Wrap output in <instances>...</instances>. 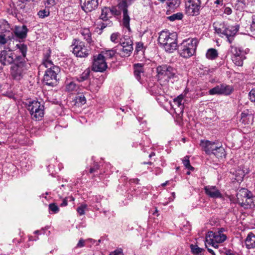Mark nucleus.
I'll return each instance as SVG.
<instances>
[{
    "mask_svg": "<svg viewBox=\"0 0 255 255\" xmlns=\"http://www.w3.org/2000/svg\"><path fill=\"white\" fill-rule=\"evenodd\" d=\"M158 43L166 52L172 53L178 46L177 35L163 30L159 33Z\"/></svg>",
    "mask_w": 255,
    "mask_h": 255,
    "instance_id": "nucleus-1",
    "label": "nucleus"
},
{
    "mask_svg": "<svg viewBox=\"0 0 255 255\" xmlns=\"http://www.w3.org/2000/svg\"><path fill=\"white\" fill-rule=\"evenodd\" d=\"M198 40L197 38H188L184 40L178 46V51L180 56L189 58L195 54Z\"/></svg>",
    "mask_w": 255,
    "mask_h": 255,
    "instance_id": "nucleus-2",
    "label": "nucleus"
},
{
    "mask_svg": "<svg viewBox=\"0 0 255 255\" xmlns=\"http://www.w3.org/2000/svg\"><path fill=\"white\" fill-rule=\"evenodd\" d=\"M156 71L159 79H163L167 82L171 81L172 83L179 79L177 69L169 64H162L157 66Z\"/></svg>",
    "mask_w": 255,
    "mask_h": 255,
    "instance_id": "nucleus-3",
    "label": "nucleus"
},
{
    "mask_svg": "<svg viewBox=\"0 0 255 255\" xmlns=\"http://www.w3.org/2000/svg\"><path fill=\"white\" fill-rule=\"evenodd\" d=\"M25 107L29 112L33 120L40 121L44 114V106L37 100H28L25 102Z\"/></svg>",
    "mask_w": 255,
    "mask_h": 255,
    "instance_id": "nucleus-4",
    "label": "nucleus"
},
{
    "mask_svg": "<svg viewBox=\"0 0 255 255\" xmlns=\"http://www.w3.org/2000/svg\"><path fill=\"white\" fill-rule=\"evenodd\" d=\"M28 69L27 62L15 61L10 67V78L16 82H19L25 77Z\"/></svg>",
    "mask_w": 255,
    "mask_h": 255,
    "instance_id": "nucleus-5",
    "label": "nucleus"
},
{
    "mask_svg": "<svg viewBox=\"0 0 255 255\" xmlns=\"http://www.w3.org/2000/svg\"><path fill=\"white\" fill-rule=\"evenodd\" d=\"M117 54L121 57L129 56L133 51V42L128 36L124 35L120 38V43L116 46Z\"/></svg>",
    "mask_w": 255,
    "mask_h": 255,
    "instance_id": "nucleus-6",
    "label": "nucleus"
},
{
    "mask_svg": "<svg viewBox=\"0 0 255 255\" xmlns=\"http://www.w3.org/2000/svg\"><path fill=\"white\" fill-rule=\"evenodd\" d=\"M230 52L233 62L238 66H242L244 60L246 58V51L241 47L232 45L230 47Z\"/></svg>",
    "mask_w": 255,
    "mask_h": 255,
    "instance_id": "nucleus-7",
    "label": "nucleus"
},
{
    "mask_svg": "<svg viewBox=\"0 0 255 255\" xmlns=\"http://www.w3.org/2000/svg\"><path fill=\"white\" fill-rule=\"evenodd\" d=\"M60 72L59 67L48 68L45 72L43 79V82L48 86L52 87L56 86L58 81L57 76Z\"/></svg>",
    "mask_w": 255,
    "mask_h": 255,
    "instance_id": "nucleus-8",
    "label": "nucleus"
},
{
    "mask_svg": "<svg viewBox=\"0 0 255 255\" xmlns=\"http://www.w3.org/2000/svg\"><path fill=\"white\" fill-rule=\"evenodd\" d=\"M72 52L77 57L86 58L89 55V51L85 45L84 42L79 39L74 38L72 42Z\"/></svg>",
    "mask_w": 255,
    "mask_h": 255,
    "instance_id": "nucleus-9",
    "label": "nucleus"
},
{
    "mask_svg": "<svg viewBox=\"0 0 255 255\" xmlns=\"http://www.w3.org/2000/svg\"><path fill=\"white\" fill-rule=\"evenodd\" d=\"M203 6L201 0H188L185 2V12L189 16H197Z\"/></svg>",
    "mask_w": 255,
    "mask_h": 255,
    "instance_id": "nucleus-10",
    "label": "nucleus"
},
{
    "mask_svg": "<svg viewBox=\"0 0 255 255\" xmlns=\"http://www.w3.org/2000/svg\"><path fill=\"white\" fill-rule=\"evenodd\" d=\"M108 68L107 62L102 54L94 55L92 70L94 72H104Z\"/></svg>",
    "mask_w": 255,
    "mask_h": 255,
    "instance_id": "nucleus-11",
    "label": "nucleus"
},
{
    "mask_svg": "<svg viewBox=\"0 0 255 255\" xmlns=\"http://www.w3.org/2000/svg\"><path fill=\"white\" fill-rule=\"evenodd\" d=\"M8 51L3 50L0 51V64L3 66L12 65L15 62L16 56L9 48Z\"/></svg>",
    "mask_w": 255,
    "mask_h": 255,
    "instance_id": "nucleus-12",
    "label": "nucleus"
},
{
    "mask_svg": "<svg viewBox=\"0 0 255 255\" xmlns=\"http://www.w3.org/2000/svg\"><path fill=\"white\" fill-rule=\"evenodd\" d=\"M147 89L148 92L153 96H159L160 98H164V91L162 85L158 83L150 82L148 83Z\"/></svg>",
    "mask_w": 255,
    "mask_h": 255,
    "instance_id": "nucleus-13",
    "label": "nucleus"
},
{
    "mask_svg": "<svg viewBox=\"0 0 255 255\" xmlns=\"http://www.w3.org/2000/svg\"><path fill=\"white\" fill-rule=\"evenodd\" d=\"M17 50L14 54L16 56V61L27 62L28 59L26 57L27 46L26 44L23 43L17 44L15 46Z\"/></svg>",
    "mask_w": 255,
    "mask_h": 255,
    "instance_id": "nucleus-14",
    "label": "nucleus"
},
{
    "mask_svg": "<svg viewBox=\"0 0 255 255\" xmlns=\"http://www.w3.org/2000/svg\"><path fill=\"white\" fill-rule=\"evenodd\" d=\"M205 193L212 199H222L223 195L216 186L208 185L204 187Z\"/></svg>",
    "mask_w": 255,
    "mask_h": 255,
    "instance_id": "nucleus-15",
    "label": "nucleus"
},
{
    "mask_svg": "<svg viewBox=\"0 0 255 255\" xmlns=\"http://www.w3.org/2000/svg\"><path fill=\"white\" fill-rule=\"evenodd\" d=\"M218 144L216 141L202 139L200 140V145L206 154L211 155L212 152L217 148V145Z\"/></svg>",
    "mask_w": 255,
    "mask_h": 255,
    "instance_id": "nucleus-16",
    "label": "nucleus"
},
{
    "mask_svg": "<svg viewBox=\"0 0 255 255\" xmlns=\"http://www.w3.org/2000/svg\"><path fill=\"white\" fill-rule=\"evenodd\" d=\"M239 28L240 25L237 23L234 25H228V26L225 25L224 35L227 38L228 41L230 43L234 40V37L239 31Z\"/></svg>",
    "mask_w": 255,
    "mask_h": 255,
    "instance_id": "nucleus-17",
    "label": "nucleus"
},
{
    "mask_svg": "<svg viewBox=\"0 0 255 255\" xmlns=\"http://www.w3.org/2000/svg\"><path fill=\"white\" fill-rule=\"evenodd\" d=\"M35 0H17V8L24 12H27L34 7Z\"/></svg>",
    "mask_w": 255,
    "mask_h": 255,
    "instance_id": "nucleus-18",
    "label": "nucleus"
},
{
    "mask_svg": "<svg viewBox=\"0 0 255 255\" xmlns=\"http://www.w3.org/2000/svg\"><path fill=\"white\" fill-rule=\"evenodd\" d=\"M98 4V0H80L82 9L87 13L96 9Z\"/></svg>",
    "mask_w": 255,
    "mask_h": 255,
    "instance_id": "nucleus-19",
    "label": "nucleus"
},
{
    "mask_svg": "<svg viewBox=\"0 0 255 255\" xmlns=\"http://www.w3.org/2000/svg\"><path fill=\"white\" fill-rule=\"evenodd\" d=\"M254 119V114L252 113V112L249 110H246L241 113V122L245 125L252 124Z\"/></svg>",
    "mask_w": 255,
    "mask_h": 255,
    "instance_id": "nucleus-20",
    "label": "nucleus"
},
{
    "mask_svg": "<svg viewBox=\"0 0 255 255\" xmlns=\"http://www.w3.org/2000/svg\"><path fill=\"white\" fill-rule=\"evenodd\" d=\"M14 34V38L19 39H24L26 37L28 29L26 25L16 26L15 27L14 30L12 31Z\"/></svg>",
    "mask_w": 255,
    "mask_h": 255,
    "instance_id": "nucleus-21",
    "label": "nucleus"
},
{
    "mask_svg": "<svg viewBox=\"0 0 255 255\" xmlns=\"http://www.w3.org/2000/svg\"><path fill=\"white\" fill-rule=\"evenodd\" d=\"M183 97L182 95L178 96L177 98H175L173 101V107L174 106H177V108H174L175 112L178 115L183 113L184 105L182 104Z\"/></svg>",
    "mask_w": 255,
    "mask_h": 255,
    "instance_id": "nucleus-22",
    "label": "nucleus"
},
{
    "mask_svg": "<svg viewBox=\"0 0 255 255\" xmlns=\"http://www.w3.org/2000/svg\"><path fill=\"white\" fill-rule=\"evenodd\" d=\"M206 237L211 238L213 240H215L217 243H222L227 240V236L224 234L216 233L213 231H209Z\"/></svg>",
    "mask_w": 255,
    "mask_h": 255,
    "instance_id": "nucleus-23",
    "label": "nucleus"
},
{
    "mask_svg": "<svg viewBox=\"0 0 255 255\" xmlns=\"http://www.w3.org/2000/svg\"><path fill=\"white\" fill-rule=\"evenodd\" d=\"M246 248L248 250L255 249V234L250 232L245 240Z\"/></svg>",
    "mask_w": 255,
    "mask_h": 255,
    "instance_id": "nucleus-24",
    "label": "nucleus"
},
{
    "mask_svg": "<svg viewBox=\"0 0 255 255\" xmlns=\"http://www.w3.org/2000/svg\"><path fill=\"white\" fill-rule=\"evenodd\" d=\"M102 20L103 21L99 22L98 23V26L95 30V31L97 32L99 34H101L103 32V30L106 27H111L113 25V22L111 19Z\"/></svg>",
    "mask_w": 255,
    "mask_h": 255,
    "instance_id": "nucleus-25",
    "label": "nucleus"
},
{
    "mask_svg": "<svg viewBox=\"0 0 255 255\" xmlns=\"http://www.w3.org/2000/svg\"><path fill=\"white\" fill-rule=\"evenodd\" d=\"M14 39L13 32L9 30H6L0 34V44L3 45L8 42L9 41Z\"/></svg>",
    "mask_w": 255,
    "mask_h": 255,
    "instance_id": "nucleus-26",
    "label": "nucleus"
},
{
    "mask_svg": "<svg viewBox=\"0 0 255 255\" xmlns=\"http://www.w3.org/2000/svg\"><path fill=\"white\" fill-rule=\"evenodd\" d=\"M90 70L89 68L86 69L79 77H76L75 79L76 81L79 82H82L87 81L88 84L84 87L87 88L90 85Z\"/></svg>",
    "mask_w": 255,
    "mask_h": 255,
    "instance_id": "nucleus-27",
    "label": "nucleus"
},
{
    "mask_svg": "<svg viewBox=\"0 0 255 255\" xmlns=\"http://www.w3.org/2000/svg\"><path fill=\"white\" fill-rule=\"evenodd\" d=\"M216 149L214 150L212 154L214 155L216 157L218 158H225L226 156V153L225 148L223 147L221 144L219 143L217 145Z\"/></svg>",
    "mask_w": 255,
    "mask_h": 255,
    "instance_id": "nucleus-28",
    "label": "nucleus"
},
{
    "mask_svg": "<svg viewBox=\"0 0 255 255\" xmlns=\"http://www.w3.org/2000/svg\"><path fill=\"white\" fill-rule=\"evenodd\" d=\"M117 50L116 49V47H115L114 48L109 49V50H105L102 51L100 54H102V55L103 57V58L105 59H112L115 55L116 54H117Z\"/></svg>",
    "mask_w": 255,
    "mask_h": 255,
    "instance_id": "nucleus-29",
    "label": "nucleus"
},
{
    "mask_svg": "<svg viewBox=\"0 0 255 255\" xmlns=\"http://www.w3.org/2000/svg\"><path fill=\"white\" fill-rule=\"evenodd\" d=\"M112 18L110 7L104 6L101 9V13L99 16L101 20L111 19Z\"/></svg>",
    "mask_w": 255,
    "mask_h": 255,
    "instance_id": "nucleus-30",
    "label": "nucleus"
},
{
    "mask_svg": "<svg viewBox=\"0 0 255 255\" xmlns=\"http://www.w3.org/2000/svg\"><path fill=\"white\" fill-rule=\"evenodd\" d=\"M80 33L83 36L84 39L90 44H93L94 41L91 37V32L89 28H83L80 30Z\"/></svg>",
    "mask_w": 255,
    "mask_h": 255,
    "instance_id": "nucleus-31",
    "label": "nucleus"
},
{
    "mask_svg": "<svg viewBox=\"0 0 255 255\" xmlns=\"http://www.w3.org/2000/svg\"><path fill=\"white\" fill-rule=\"evenodd\" d=\"M221 95L225 96L230 95L234 91V88L232 86L226 84H221Z\"/></svg>",
    "mask_w": 255,
    "mask_h": 255,
    "instance_id": "nucleus-32",
    "label": "nucleus"
},
{
    "mask_svg": "<svg viewBox=\"0 0 255 255\" xmlns=\"http://www.w3.org/2000/svg\"><path fill=\"white\" fill-rule=\"evenodd\" d=\"M218 57L217 50L215 48L208 49L206 53V57L209 60H215Z\"/></svg>",
    "mask_w": 255,
    "mask_h": 255,
    "instance_id": "nucleus-33",
    "label": "nucleus"
},
{
    "mask_svg": "<svg viewBox=\"0 0 255 255\" xmlns=\"http://www.w3.org/2000/svg\"><path fill=\"white\" fill-rule=\"evenodd\" d=\"M123 25L129 31H130V28L129 26V22L130 18L128 15V10L123 12Z\"/></svg>",
    "mask_w": 255,
    "mask_h": 255,
    "instance_id": "nucleus-34",
    "label": "nucleus"
},
{
    "mask_svg": "<svg viewBox=\"0 0 255 255\" xmlns=\"http://www.w3.org/2000/svg\"><path fill=\"white\" fill-rule=\"evenodd\" d=\"M190 248L194 255H202V252L204 251V249L199 248L197 245L191 244Z\"/></svg>",
    "mask_w": 255,
    "mask_h": 255,
    "instance_id": "nucleus-35",
    "label": "nucleus"
},
{
    "mask_svg": "<svg viewBox=\"0 0 255 255\" xmlns=\"http://www.w3.org/2000/svg\"><path fill=\"white\" fill-rule=\"evenodd\" d=\"M128 4L127 0H120L117 6L118 8L121 11H122L123 12L128 11Z\"/></svg>",
    "mask_w": 255,
    "mask_h": 255,
    "instance_id": "nucleus-36",
    "label": "nucleus"
},
{
    "mask_svg": "<svg viewBox=\"0 0 255 255\" xmlns=\"http://www.w3.org/2000/svg\"><path fill=\"white\" fill-rule=\"evenodd\" d=\"M77 89H78V86L74 82H70L69 83H68L66 85V87H65L66 91H68L69 92L76 91Z\"/></svg>",
    "mask_w": 255,
    "mask_h": 255,
    "instance_id": "nucleus-37",
    "label": "nucleus"
},
{
    "mask_svg": "<svg viewBox=\"0 0 255 255\" xmlns=\"http://www.w3.org/2000/svg\"><path fill=\"white\" fill-rule=\"evenodd\" d=\"M183 15L181 12L174 13L169 16L167 17V19L171 21H174L176 20H181L183 18Z\"/></svg>",
    "mask_w": 255,
    "mask_h": 255,
    "instance_id": "nucleus-38",
    "label": "nucleus"
},
{
    "mask_svg": "<svg viewBox=\"0 0 255 255\" xmlns=\"http://www.w3.org/2000/svg\"><path fill=\"white\" fill-rule=\"evenodd\" d=\"M209 94L210 95H221V84L217 85L215 87L210 89L209 91Z\"/></svg>",
    "mask_w": 255,
    "mask_h": 255,
    "instance_id": "nucleus-39",
    "label": "nucleus"
},
{
    "mask_svg": "<svg viewBox=\"0 0 255 255\" xmlns=\"http://www.w3.org/2000/svg\"><path fill=\"white\" fill-rule=\"evenodd\" d=\"M237 10H242L246 7V0H238L235 5Z\"/></svg>",
    "mask_w": 255,
    "mask_h": 255,
    "instance_id": "nucleus-40",
    "label": "nucleus"
},
{
    "mask_svg": "<svg viewBox=\"0 0 255 255\" xmlns=\"http://www.w3.org/2000/svg\"><path fill=\"white\" fill-rule=\"evenodd\" d=\"M86 102V99L83 95H77L75 98V103L79 106L84 105Z\"/></svg>",
    "mask_w": 255,
    "mask_h": 255,
    "instance_id": "nucleus-41",
    "label": "nucleus"
},
{
    "mask_svg": "<svg viewBox=\"0 0 255 255\" xmlns=\"http://www.w3.org/2000/svg\"><path fill=\"white\" fill-rule=\"evenodd\" d=\"M219 243H217L216 241H215V240H213L211 238H209L207 237H206V248H207V246L209 245H211L214 248L217 249L219 247Z\"/></svg>",
    "mask_w": 255,
    "mask_h": 255,
    "instance_id": "nucleus-42",
    "label": "nucleus"
},
{
    "mask_svg": "<svg viewBox=\"0 0 255 255\" xmlns=\"http://www.w3.org/2000/svg\"><path fill=\"white\" fill-rule=\"evenodd\" d=\"M182 163L184 166L189 170L193 171L194 170V168L190 164L189 157L188 156H186L182 160Z\"/></svg>",
    "mask_w": 255,
    "mask_h": 255,
    "instance_id": "nucleus-43",
    "label": "nucleus"
},
{
    "mask_svg": "<svg viewBox=\"0 0 255 255\" xmlns=\"http://www.w3.org/2000/svg\"><path fill=\"white\" fill-rule=\"evenodd\" d=\"M245 176V173L242 170H239L236 171L235 179L238 182L242 181Z\"/></svg>",
    "mask_w": 255,
    "mask_h": 255,
    "instance_id": "nucleus-44",
    "label": "nucleus"
},
{
    "mask_svg": "<svg viewBox=\"0 0 255 255\" xmlns=\"http://www.w3.org/2000/svg\"><path fill=\"white\" fill-rule=\"evenodd\" d=\"M50 214H56L59 211V208L55 203H51L48 206Z\"/></svg>",
    "mask_w": 255,
    "mask_h": 255,
    "instance_id": "nucleus-45",
    "label": "nucleus"
},
{
    "mask_svg": "<svg viewBox=\"0 0 255 255\" xmlns=\"http://www.w3.org/2000/svg\"><path fill=\"white\" fill-rule=\"evenodd\" d=\"M42 63L47 69L51 67V68H52V67H58L53 64L50 58H48V59H46V60H42Z\"/></svg>",
    "mask_w": 255,
    "mask_h": 255,
    "instance_id": "nucleus-46",
    "label": "nucleus"
},
{
    "mask_svg": "<svg viewBox=\"0 0 255 255\" xmlns=\"http://www.w3.org/2000/svg\"><path fill=\"white\" fill-rule=\"evenodd\" d=\"M241 206L242 207H248L249 206L250 207H251L252 206L255 205V204L253 201V198L251 199H248V200H246L245 199V201H244V199H243V201L242 203H241Z\"/></svg>",
    "mask_w": 255,
    "mask_h": 255,
    "instance_id": "nucleus-47",
    "label": "nucleus"
},
{
    "mask_svg": "<svg viewBox=\"0 0 255 255\" xmlns=\"http://www.w3.org/2000/svg\"><path fill=\"white\" fill-rule=\"evenodd\" d=\"M87 208V205L86 204H82L77 208V212L80 215H83L85 214V210Z\"/></svg>",
    "mask_w": 255,
    "mask_h": 255,
    "instance_id": "nucleus-48",
    "label": "nucleus"
},
{
    "mask_svg": "<svg viewBox=\"0 0 255 255\" xmlns=\"http://www.w3.org/2000/svg\"><path fill=\"white\" fill-rule=\"evenodd\" d=\"M180 4V0H169V2H167V5L170 8L178 7Z\"/></svg>",
    "mask_w": 255,
    "mask_h": 255,
    "instance_id": "nucleus-49",
    "label": "nucleus"
},
{
    "mask_svg": "<svg viewBox=\"0 0 255 255\" xmlns=\"http://www.w3.org/2000/svg\"><path fill=\"white\" fill-rule=\"evenodd\" d=\"M118 7L112 6L110 7L112 16H119L121 14V11L119 9L117 8Z\"/></svg>",
    "mask_w": 255,
    "mask_h": 255,
    "instance_id": "nucleus-50",
    "label": "nucleus"
},
{
    "mask_svg": "<svg viewBox=\"0 0 255 255\" xmlns=\"http://www.w3.org/2000/svg\"><path fill=\"white\" fill-rule=\"evenodd\" d=\"M100 165L98 162H94L93 165L90 168L89 172L90 173H98V171Z\"/></svg>",
    "mask_w": 255,
    "mask_h": 255,
    "instance_id": "nucleus-51",
    "label": "nucleus"
},
{
    "mask_svg": "<svg viewBox=\"0 0 255 255\" xmlns=\"http://www.w3.org/2000/svg\"><path fill=\"white\" fill-rule=\"evenodd\" d=\"M140 51L143 52V44L140 42L136 43L134 54H138Z\"/></svg>",
    "mask_w": 255,
    "mask_h": 255,
    "instance_id": "nucleus-52",
    "label": "nucleus"
},
{
    "mask_svg": "<svg viewBox=\"0 0 255 255\" xmlns=\"http://www.w3.org/2000/svg\"><path fill=\"white\" fill-rule=\"evenodd\" d=\"M121 34L119 32L113 33L111 35L110 39L112 42L117 43L118 42V39L120 38Z\"/></svg>",
    "mask_w": 255,
    "mask_h": 255,
    "instance_id": "nucleus-53",
    "label": "nucleus"
},
{
    "mask_svg": "<svg viewBox=\"0 0 255 255\" xmlns=\"http://www.w3.org/2000/svg\"><path fill=\"white\" fill-rule=\"evenodd\" d=\"M49 13L50 12L49 10L44 9L39 10L37 13V15H38L39 17L43 18L48 16L49 15Z\"/></svg>",
    "mask_w": 255,
    "mask_h": 255,
    "instance_id": "nucleus-54",
    "label": "nucleus"
},
{
    "mask_svg": "<svg viewBox=\"0 0 255 255\" xmlns=\"http://www.w3.org/2000/svg\"><path fill=\"white\" fill-rule=\"evenodd\" d=\"M225 26V24L223 23L222 24H220L219 27L215 26L214 28L215 32L218 34H220L224 35Z\"/></svg>",
    "mask_w": 255,
    "mask_h": 255,
    "instance_id": "nucleus-55",
    "label": "nucleus"
},
{
    "mask_svg": "<svg viewBox=\"0 0 255 255\" xmlns=\"http://www.w3.org/2000/svg\"><path fill=\"white\" fill-rule=\"evenodd\" d=\"M51 54V49L50 48L47 49V50L44 51L43 53L42 60H46V59H48V58H50Z\"/></svg>",
    "mask_w": 255,
    "mask_h": 255,
    "instance_id": "nucleus-56",
    "label": "nucleus"
},
{
    "mask_svg": "<svg viewBox=\"0 0 255 255\" xmlns=\"http://www.w3.org/2000/svg\"><path fill=\"white\" fill-rule=\"evenodd\" d=\"M134 71H144L143 65L141 63H136L133 65Z\"/></svg>",
    "mask_w": 255,
    "mask_h": 255,
    "instance_id": "nucleus-57",
    "label": "nucleus"
},
{
    "mask_svg": "<svg viewBox=\"0 0 255 255\" xmlns=\"http://www.w3.org/2000/svg\"><path fill=\"white\" fill-rule=\"evenodd\" d=\"M57 0H43V3L47 7H51L55 5Z\"/></svg>",
    "mask_w": 255,
    "mask_h": 255,
    "instance_id": "nucleus-58",
    "label": "nucleus"
},
{
    "mask_svg": "<svg viewBox=\"0 0 255 255\" xmlns=\"http://www.w3.org/2000/svg\"><path fill=\"white\" fill-rule=\"evenodd\" d=\"M244 199L248 200V199H251L253 198V195L252 193L249 190H246L244 191V195H243Z\"/></svg>",
    "mask_w": 255,
    "mask_h": 255,
    "instance_id": "nucleus-59",
    "label": "nucleus"
},
{
    "mask_svg": "<svg viewBox=\"0 0 255 255\" xmlns=\"http://www.w3.org/2000/svg\"><path fill=\"white\" fill-rule=\"evenodd\" d=\"M110 255H124L122 248H118L110 253Z\"/></svg>",
    "mask_w": 255,
    "mask_h": 255,
    "instance_id": "nucleus-60",
    "label": "nucleus"
},
{
    "mask_svg": "<svg viewBox=\"0 0 255 255\" xmlns=\"http://www.w3.org/2000/svg\"><path fill=\"white\" fill-rule=\"evenodd\" d=\"M251 31L255 34V15L252 16V23L250 25Z\"/></svg>",
    "mask_w": 255,
    "mask_h": 255,
    "instance_id": "nucleus-61",
    "label": "nucleus"
},
{
    "mask_svg": "<svg viewBox=\"0 0 255 255\" xmlns=\"http://www.w3.org/2000/svg\"><path fill=\"white\" fill-rule=\"evenodd\" d=\"M225 255H239L238 253L232 251L230 249H228L226 250V251L224 253Z\"/></svg>",
    "mask_w": 255,
    "mask_h": 255,
    "instance_id": "nucleus-62",
    "label": "nucleus"
},
{
    "mask_svg": "<svg viewBox=\"0 0 255 255\" xmlns=\"http://www.w3.org/2000/svg\"><path fill=\"white\" fill-rule=\"evenodd\" d=\"M144 71H134V75L135 77V78L137 80H139L140 79V78H141V74L143 73Z\"/></svg>",
    "mask_w": 255,
    "mask_h": 255,
    "instance_id": "nucleus-63",
    "label": "nucleus"
},
{
    "mask_svg": "<svg viewBox=\"0 0 255 255\" xmlns=\"http://www.w3.org/2000/svg\"><path fill=\"white\" fill-rule=\"evenodd\" d=\"M85 246V241L82 239H81L78 244H77L76 245V247L77 248H82L83 247H84Z\"/></svg>",
    "mask_w": 255,
    "mask_h": 255,
    "instance_id": "nucleus-64",
    "label": "nucleus"
}]
</instances>
